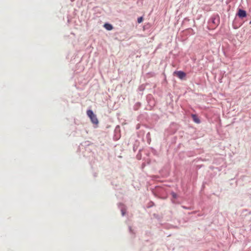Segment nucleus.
<instances>
[{
  "label": "nucleus",
  "mask_w": 251,
  "mask_h": 251,
  "mask_svg": "<svg viewBox=\"0 0 251 251\" xmlns=\"http://www.w3.org/2000/svg\"><path fill=\"white\" fill-rule=\"evenodd\" d=\"M87 115L91 119L92 123L94 124H98L99 123L98 120L95 114H94L93 112L91 110H88L87 111Z\"/></svg>",
  "instance_id": "f257e3e1"
},
{
  "label": "nucleus",
  "mask_w": 251,
  "mask_h": 251,
  "mask_svg": "<svg viewBox=\"0 0 251 251\" xmlns=\"http://www.w3.org/2000/svg\"><path fill=\"white\" fill-rule=\"evenodd\" d=\"M174 74L181 79H183L186 76V74L184 72L181 71L175 72Z\"/></svg>",
  "instance_id": "f03ea898"
},
{
  "label": "nucleus",
  "mask_w": 251,
  "mask_h": 251,
  "mask_svg": "<svg viewBox=\"0 0 251 251\" xmlns=\"http://www.w3.org/2000/svg\"><path fill=\"white\" fill-rule=\"evenodd\" d=\"M211 21V22L216 26H217L220 23V19L218 16L212 17Z\"/></svg>",
  "instance_id": "7ed1b4c3"
},
{
  "label": "nucleus",
  "mask_w": 251,
  "mask_h": 251,
  "mask_svg": "<svg viewBox=\"0 0 251 251\" xmlns=\"http://www.w3.org/2000/svg\"><path fill=\"white\" fill-rule=\"evenodd\" d=\"M237 15L240 18H244L247 16V13L246 11L239 9L237 13Z\"/></svg>",
  "instance_id": "20e7f679"
},
{
  "label": "nucleus",
  "mask_w": 251,
  "mask_h": 251,
  "mask_svg": "<svg viewBox=\"0 0 251 251\" xmlns=\"http://www.w3.org/2000/svg\"><path fill=\"white\" fill-rule=\"evenodd\" d=\"M192 119L193 121L197 123V124H200L201 121L200 119L199 118L198 116L197 115L195 114H192L191 115Z\"/></svg>",
  "instance_id": "39448f33"
},
{
  "label": "nucleus",
  "mask_w": 251,
  "mask_h": 251,
  "mask_svg": "<svg viewBox=\"0 0 251 251\" xmlns=\"http://www.w3.org/2000/svg\"><path fill=\"white\" fill-rule=\"evenodd\" d=\"M104 27L108 30H111L113 29V26L109 24H105Z\"/></svg>",
  "instance_id": "423d86ee"
},
{
  "label": "nucleus",
  "mask_w": 251,
  "mask_h": 251,
  "mask_svg": "<svg viewBox=\"0 0 251 251\" xmlns=\"http://www.w3.org/2000/svg\"><path fill=\"white\" fill-rule=\"evenodd\" d=\"M143 18L142 17H139L137 19V22L138 23H141L143 22Z\"/></svg>",
  "instance_id": "0eeeda50"
},
{
  "label": "nucleus",
  "mask_w": 251,
  "mask_h": 251,
  "mask_svg": "<svg viewBox=\"0 0 251 251\" xmlns=\"http://www.w3.org/2000/svg\"><path fill=\"white\" fill-rule=\"evenodd\" d=\"M172 195L174 198H176V195L175 193H173Z\"/></svg>",
  "instance_id": "6e6552de"
},
{
  "label": "nucleus",
  "mask_w": 251,
  "mask_h": 251,
  "mask_svg": "<svg viewBox=\"0 0 251 251\" xmlns=\"http://www.w3.org/2000/svg\"><path fill=\"white\" fill-rule=\"evenodd\" d=\"M250 24H251V21L250 22Z\"/></svg>",
  "instance_id": "1a4fd4ad"
}]
</instances>
